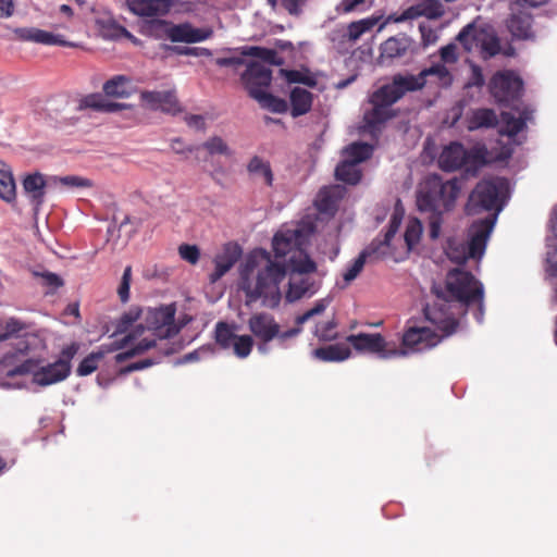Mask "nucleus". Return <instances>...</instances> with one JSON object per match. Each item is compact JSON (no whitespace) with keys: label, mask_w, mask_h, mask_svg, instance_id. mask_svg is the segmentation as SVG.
Returning <instances> with one entry per match:
<instances>
[{"label":"nucleus","mask_w":557,"mask_h":557,"mask_svg":"<svg viewBox=\"0 0 557 557\" xmlns=\"http://www.w3.org/2000/svg\"><path fill=\"white\" fill-rule=\"evenodd\" d=\"M0 198L12 202L16 198V185L12 171L8 164L0 161Z\"/></svg>","instance_id":"obj_32"},{"label":"nucleus","mask_w":557,"mask_h":557,"mask_svg":"<svg viewBox=\"0 0 557 557\" xmlns=\"http://www.w3.org/2000/svg\"><path fill=\"white\" fill-rule=\"evenodd\" d=\"M141 101L151 110H160L164 113L175 115L181 112L178 100L172 91H143Z\"/></svg>","instance_id":"obj_18"},{"label":"nucleus","mask_w":557,"mask_h":557,"mask_svg":"<svg viewBox=\"0 0 557 557\" xmlns=\"http://www.w3.org/2000/svg\"><path fill=\"white\" fill-rule=\"evenodd\" d=\"M443 339L435 331L426 326L407 325L401 337V350L406 355L420 352L437 346Z\"/></svg>","instance_id":"obj_13"},{"label":"nucleus","mask_w":557,"mask_h":557,"mask_svg":"<svg viewBox=\"0 0 557 557\" xmlns=\"http://www.w3.org/2000/svg\"><path fill=\"white\" fill-rule=\"evenodd\" d=\"M153 364L151 359H144L137 362L129 363L126 367H123L119 370L120 375H125L134 371L144 370Z\"/></svg>","instance_id":"obj_59"},{"label":"nucleus","mask_w":557,"mask_h":557,"mask_svg":"<svg viewBox=\"0 0 557 557\" xmlns=\"http://www.w3.org/2000/svg\"><path fill=\"white\" fill-rule=\"evenodd\" d=\"M248 329L261 342L259 349L263 350V345L270 343L278 335L280 324L272 314L258 312L249 318Z\"/></svg>","instance_id":"obj_17"},{"label":"nucleus","mask_w":557,"mask_h":557,"mask_svg":"<svg viewBox=\"0 0 557 557\" xmlns=\"http://www.w3.org/2000/svg\"><path fill=\"white\" fill-rule=\"evenodd\" d=\"M313 232V225L307 223L282 230L274 235L272 246L275 256L287 257L286 264L272 261L265 250L247 258L242 271V289L245 292L247 305L261 300L263 307L276 308L282 298L280 283L287 273L289 283L286 300L294 302L305 296L311 283L302 275L317 270V264L306 251Z\"/></svg>","instance_id":"obj_1"},{"label":"nucleus","mask_w":557,"mask_h":557,"mask_svg":"<svg viewBox=\"0 0 557 557\" xmlns=\"http://www.w3.org/2000/svg\"><path fill=\"white\" fill-rule=\"evenodd\" d=\"M281 73L285 76V78L288 83H302V84H309V85L312 84V82H309V79L299 71L281 70Z\"/></svg>","instance_id":"obj_60"},{"label":"nucleus","mask_w":557,"mask_h":557,"mask_svg":"<svg viewBox=\"0 0 557 557\" xmlns=\"http://www.w3.org/2000/svg\"><path fill=\"white\" fill-rule=\"evenodd\" d=\"M343 188L338 185L325 186L320 189L315 199V207L320 212L329 213L336 209L342 197Z\"/></svg>","instance_id":"obj_27"},{"label":"nucleus","mask_w":557,"mask_h":557,"mask_svg":"<svg viewBox=\"0 0 557 557\" xmlns=\"http://www.w3.org/2000/svg\"><path fill=\"white\" fill-rule=\"evenodd\" d=\"M78 346L75 343H72L71 345L64 347L61 350L60 358L57 360L58 362H62L63 366L66 368V371L71 373V361L74 358V356L77 354Z\"/></svg>","instance_id":"obj_55"},{"label":"nucleus","mask_w":557,"mask_h":557,"mask_svg":"<svg viewBox=\"0 0 557 557\" xmlns=\"http://www.w3.org/2000/svg\"><path fill=\"white\" fill-rule=\"evenodd\" d=\"M137 333H138V331L124 336L120 342L114 343L112 345V347L108 350L100 349L98 351H92L91 354H89L78 364V367L76 369L77 375L86 376V375L91 374L94 371L97 370L98 364L103 359L106 352L121 349V348L127 346L131 342H133L137 337V335H138Z\"/></svg>","instance_id":"obj_20"},{"label":"nucleus","mask_w":557,"mask_h":557,"mask_svg":"<svg viewBox=\"0 0 557 557\" xmlns=\"http://www.w3.org/2000/svg\"><path fill=\"white\" fill-rule=\"evenodd\" d=\"M242 54L260 59L263 62L269 63L271 65L284 64V59L280 57L274 49L252 46L244 48Z\"/></svg>","instance_id":"obj_34"},{"label":"nucleus","mask_w":557,"mask_h":557,"mask_svg":"<svg viewBox=\"0 0 557 557\" xmlns=\"http://www.w3.org/2000/svg\"><path fill=\"white\" fill-rule=\"evenodd\" d=\"M460 190L461 181L457 177L444 182L437 174L429 175L417 195L418 209L421 212L451 211Z\"/></svg>","instance_id":"obj_3"},{"label":"nucleus","mask_w":557,"mask_h":557,"mask_svg":"<svg viewBox=\"0 0 557 557\" xmlns=\"http://www.w3.org/2000/svg\"><path fill=\"white\" fill-rule=\"evenodd\" d=\"M247 172L252 180H260L268 187L273 185L274 174L271 164L259 156H253L249 160L247 164Z\"/></svg>","instance_id":"obj_26"},{"label":"nucleus","mask_w":557,"mask_h":557,"mask_svg":"<svg viewBox=\"0 0 557 557\" xmlns=\"http://www.w3.org/2000/svg\"><path fill=\"white\" fill-rule=\"evenodd\" d=\"M382 253L379 252V247H376L375 243H371L366 249H363L359 256L349 264L346 271L343 273V278L346 284L352 282L357 276L361 273L364 268L366 261L370 257H381Z\"/></svg>","instance_id":"obj_25"},{"label":"nucleus","mask_w":557,"mask_h":557,"mask_svg":"<svg viewBox=\"0 0 557 557\" xmlns=\"http://www.w3.org/2000/svg\"><path fill=\"white\" fill-rule=\"evenodd\" d=\"M336 180L349 185H357L361 177V170L354 162L342 161L335 169Z\"/></svg>","instance_id":"obj_35"},{"label":"nucleus","mask_w":557,"mask_h":557,"mask_svg":"<svg viewBox=\"0 0 557 557\" xmlns=\"http://www.w3.org/2000/svg\"><path fill=\"white\" fill-rule=\"evenodd\" d=\"M488 88L497 103L509 106L521 98L523 82L513 71H498L492 76Z\"/></svg>","instance_id":"obj_10"},{"label":"nucleus","mask_w":557,"mask_h":557,"mask_svg":"<svg viewBox=\"0 0 557 557\" xmlns=\"http://www.w3.org/2000/svg\"><path fill=\"white\" fill-rule=\"evenodd\" d=\"M131 281H132V267L127 265L124 269L119 288H117V295L120 297V300L125 304L129 299V287H131Z\"/></svg>","instance_id":"obj_50"},{"label":"nucleus","mask_w":557,"mask_h":557,"mask_svg":"<svg viewBox=\"0 0 557 557\" xmlns=\"http://www.w3.org/2000/svg\"><path fill=\"white\" fill-rule=\"evenodd\" d=\"M24 327H25L24 324L20 320L14 319V318L9 319L5 322L4 331L2 333H0V342H4V341L9 339L10 337L16 335L22 330H24Z\"/></svg>","instance_id":"obj_53"},{"label":"nucleus","mask_w":557,"mask_h":557,"mask_svg":"<svg viewBox=\"0 0 557 557\" xmlns=\"http://www.w3.org/2000/svg\"><path fill=\"white\" fill-rule=\"evenodd\" d=\"M350 348L345 344H334L319 347L312 351L315 359L324 362L344 361L350 357Z\"/></svg>","instance_id":"obj_28"},{"label":"nucleus","mask_w":557,"mask_h":557,"mask_svg":"<svg viewBox=\"0 0 557 557\" xmlns=\"http://www.w3.org/2000/svg\"><path fill=\"white\" fill-rule=\"evenodd\" d=\"M53 184H61L65 188H90L94 186L92 181L78 175L50 176Z\"/></svg>","instance_id":"obj_40"},{"label":"nucleus","mask_w":557,"mask_h":557,"mask_svg":"<svg viewBox=\"0 0 557 557\" xmlns=\"http://www.w3.org/2000/svg\"><path fill=\"white\" fill-rule=\"evenodd\" d=\"M307 0H282V7L290 14V15H299L301 12V7L306 3Z\"/></svg>","instance_id":"obj_61"},{"label":"nucleus","mask_w":557,"mask_h":557,"mask_svg":"<svg viewBox=\"0 0 557 557\" xmlns=\"http://www.w3.org/2000/svg\"><path fill=\"white\" fill-rule=\"evenodd\" d=\"M336 327H337V323L333 319V320L317 324L314 334L320 341L331 342L338 337Z\"/></svg>","instance_id":"obj_43"},{"label":"nucleus","mask_w":557,"mask_h":557,"mask_svg":"<svg viewBox=\"0 0 557 557\" xmlns=\"http://www.w3.org/2000/svg\"><path fill=\"white\" fill-rule=\"evenodd\" d=\"M487 149L484 146L467 150L460 143H450L440 157L438 166L445 172H453L466 166L467 172L473 174L487 163Z\"/></svg>","instance_id":"obj_6"},{"label":"nucleus","mask_w":557,"mask_h":557,"mask_svg":"<svg viewBox=\"0 0 557 557\" xmlns=\"http://www.w3.org/2000/svg\"><path fill=\"white\" fill-rule=\"evenodd\" d=\"M140 310H129L128 312H125L121 315L116 323V333H124L126 332L129 326L139 318Z\"/></svg>","instance_id":"obj_52"},{"label":"nucleus","mask_w":557,"mask_h":557,"mask_svg":"<svg viewBox=\"0 0 557 557\" xmlns=\"http://www.w3.org/2000/svg\"><path fill=\"white\" fill-rule=\"evenodd\" d=\"M373 152V148L371 145L367 143H352L347 146L343 153L346 157L344 162H354V164H359L371 158Z\"/></svg>","instance_id":"obj_33"},{"label":"nucleus","mask_w":557,"mask_h":557,"mask_svg":"<svg viewBox=\"0 0 557 557\" xmlns=\"http://www.w3.org/2000/svg\"><path fill=\"white\" fill-rule=\"evenodd\" d=\"M373 24L374 23L369 20H361L350 23L348 26L349 37L351 39H358L363 33L370 30Z\"/></svg>","instance_id":"obj_54"},{"label":"nucleus","mask_w":557,"mask_h":557,"mask_svg":"<svg viewBox=\"0 0 557 557\" xmlns=\"http://www.w3.org/2000/svg\"><path fill=\"white\" fill-rule=\"evenodd\" d=\"M498 124V117L493 109L479 108L472 110L467 117V128L475 131L479 128H492Z\"/></svg>","instance_id":"obj_24"},{"label":"nucleus","mask_w":557,"mask_h":557,"mask_svg":"<svg viewBox=\"0 0 557 557\" xmlns=\"http://www.w3.org/2000/svg\"><path fill=\"white\" fill-rule=\"evenodd\" d=\"M156 346V339H148L144 338L137 345H135L133 348L120 352L115 355L114 359L116 363H122L126 361L127 359H131L137 355L144 354L145 351L149 350L150 348Z\"/></svg>","instance_id":"obj_42"},{"label":"nucleus","mask_w":557,"mask_h":557,"mask_svg":"<svg viewBox=\"0 0 557 557\" xmlns=\"http://www.w3.org/2000/svg\"><path fill=\"white\" fill-rule=\"evenodd\" d=\"M131 78L125 75H115L103 84L106 96L113 98H127L131 96Z\"/></svg>","instance_id":"obj_31"},{"label":"nucleus","mask_w":557,"mask_h":557,"mask_svg":"<svg viewBox=\"0 0 557 557\" xmlns=\"http://www.w3.org/2000/svg\"><path fill=\"white\" fill-rule=\"evenodd\" d=\"M325 310V305L322 300L318 301L313 308L307 310L302 314L298 315L295 320L296 324L302 325L305 322H307L310 318H312L315 314H320Z\"/></svg>","instance_id":"obj_57"},{"label":"nucleus","mask_w":557,"mask_h":557,"mask_svg":"<svg viewBox=\"0 0 557 557\" xmlns=\"http://www.w3.org/2000/svg\"><path fill=\"white\" fill-rule=\"evenodd\" d=\"M290 113L294 117L304 115L311 110L313 96L312 94L301 87H295L290 91Z\"/></svg>","instance_id":"obj_29"},{"label":"nucleus","mask_w":557,"mask_h":557,"mask_svg":"<svg viewBox=\"0 0 557 557\" xmlns=\"http://www.w3.org/2000/svg\"><path fill=\"white\" fill-rule=\"evenodd\" d=\"M419 30L421 33L422 41L425 46L435 41L436 36L431 27L424 24H420Z\"/></svg>","instance_id":"obj_63"},{"label":"nucleus","mask_w":557,"mask_h":557,"mask_svg":"<svg viewBox=\"0 0 557 557\" xmlns=\"http://www.w3.org/2000/svg\"><path fill=\"white\" fill-rule=\"evenodd\" d=\"M347 342L358 351L376 354L382 359L406 356V351L389 344L380 333H359L347 336Z\"/></svg>","instance_id":"obj_12"},{"label":"nucleus","mask_w":557,"mask_h":557,"mask_svg":"<svg viewBox=\"0 0 557 557\" xmlns=\"http://www.w3.org/2000/svg\"><path fill=\"white\" fill-rule=\"evenodd\" d=\"M240 255L242 249L239 246L231 243L226 244L223 252L214 258V271L209 275L210 282L215 283L225 275L237 262Z\"/></svg>","instance_id":"obj_22"},{"label":"nucleus","mask_w":557,"mask_h":557,"mask_svg":"<svg viewBox=\"0 0 557 557\" xmlns=\"http://www.w3.org/2000/svg\"><path fill=\"white\" fill-rule=\"evenodd\" d=\"M180 257L189 262L190 264H196L200 257V250L196 245L182 244L178 247Z\"/></svg>","instance_id":"obj_51"},{"label":"nucleus","mask_w":557,"mask_h":557,"mask_svg":"<svg viewBox=\"0 0 557 557\" xmlns=\"http://www.w3.org/2000/svg\"><path fill=\"white\" fill-rule=\"evenodd\" d=\"M382 49L383 53L388 58L401 57L406 51L405 45L394 37L385 40L382 45Z\"/></svg>","instance_id":"obj_48"},{"label":"nucleus","mask_w":557,"mask_h":557,"mask_svg":"<svg viewBox=\"0 0 557 557\" xmlns=\"http://www.w3.org/2000/svg\"><path fill=\"white\" fill-rule=\"evenodd\" d=\"M502 120L504 122V128L500 131V134L509 137L518 135L525 126L523 119L516 117L509 112H503Z\"/></svg>","instance_id":"obj_41"},{"label":"nucleus","mask_w":557,"mask_h":557,"mask_svg":"<svg viewBox=\"0 0 557 557\" xmlns=\"http://www.w3.org/2000/svg\"><path fill=\"white\" fill-rule=\"evenodd\" d=\"M81 108H89L99 112H117L128 108L125 103L107 100L102 95L91 94L81 101Z\"/></svg>","instance_id":"obj_30"},{"label":"nucleus","mask_w":557,"mask_h":557,"mask_svg":"<svg viewBox=\"0 0 557 557\" xmlns=\"http://www.w3.org/2000/svg\"><path fill=\"white\" fill-rule=\"evenodd\" d=\"M34 42L49 45V46H67V42L61 35H54L47 30L38 29L35 33Z\"/></svg>","instance_id":"obj_47"},{"label":"nucleus","mask_w":557,"mask_h":557,"mask_svg":"<svg viewBox=\"0 0 557 557\" xmlns=\"http://www.w3.org/2000/svg\"><path fill=\"white\" fill-rule=\"evenodd\" d=\"M173 5V0H126L127 9L140 17L166 15Z\"/></svg>","instance_id":"obj_19"},{"label":"nucleus","mask_w":557,"mask_h":557,"mask_svg":"<svg viewBox=\"0 0 557 557\" xmlns=\"http://www.w3.org/2000/svg\"><path fill=\"white\" fill-rule=\"evenodd\" d=\"M212 35L211 29L196 28L189 23L173 25L168 30V37L172 42H200Z\"/></svg>","instance_id":"obj_21"},{"label":"nucleus","mask_w":557,"mask_h":557,"mask_svg":"<svg viewBox=\"0 0 557 557\" xmlns=\"http://www.w3.org/2000/svg\"><path fill=\"white\" fill-rule=\"evenodd\" d=\"M37 28L34 27H24V28H16L15 34L16 36L24 41H34L35 39V33Z\"/></svg>","instance_id":"obj_64"},{"label":"nucleus","mask_w":557,"mask_h":557,"mask_svg":"<svg viewBox=\"0 0 557 557\" xmlns=\"http://www.w3.org/2000/svg\"><path fill=\"white\" fill-rule=\"evenodd\" d=\"M495 222L496 214L474 221L469 228L467 243L449 242L446 249L449 260L457 264H463L470 258L480 260L485 252Z\"/></svg>","instance_id":"obj_4"},{"label":"nucleus","mask_w":557,"mask_h":557,"mask_svg":"<svg viewBox=\"0 0 557 557\" xmlns=\"http://www.w3.org/2000/svg\"><path fill=\"white\" fill-rule=\"evenodd\" d=\"M253 347V339L250 335H237L231 348L238 358H246Z\"/></svg>","instance_id":"obj_44"},{"label":"nucleus","mask_w":557,"mask_h":557,"mask_svg":"<svg viewBox=\"0 0 557 557\" xmlns=\"http://www.w3.org/2000/svg\"><path fill=\"white\" fill-rule=\"evenodd\" d=\"M420 16H426L429 18H432V17H436L437 13L435 12L434 8L430 4L418 3L414 5H411V7L407 8L405 11H403L398 21L414 20Z\"/></svg>","instance_id":"obj_38"},{"label":"nucleus","mask_w":557,"mask_h":557,"mask_svg":"<svg viewBox=\"0 0 557 557\" xmlns=\"http://www.w3.org/2000/svg\"><path fill=\"white\" fill-rule=\"evenodd\" d=\"M50 177L46 180L40 172H34L25 175L22 181L23 193L28 199L35 213H38L46 198L47 187L52 185Z\"/></svg>","instance_id":"obj_16"},{"label":"nucleus","mask_w":557,"mask_h":557,"mask_svg":"<svg viewBox=\"0 0 557 557\" xmlns=\"http://www.w3.org/2000/svg\"><path fill=\"white\" fill-rule=\"evenodd\" d=\"M429 76H433L441 87H449L453 83L451 73L442 63L424 69L418 75L396 74L391 83L384 84L370 96L372 109L364 113L367 125L374 127L393 119L395 112L391 107L406 92L422 89Z\"/></svg>","instance_id":"obj_2"},{"label":"nucleus","mask_w":557,"mask_h":557,"mask_svg":"<svg viewBox=\"0 0 557 557\" xmlns=\"http://www.w3.org/2000/svg\"><path fill=\"white\" fill-rule=\"evenodd\" d=\"M7 376L33 374V383L39 386H49L64 381L70 373L62 362L54 361L46 366H40L39 360L26 359L22 363L8 369Z\"/></svg>","instance_id":"obj_9"},{"label":"nucleus","mask_w":557,"mask_h":557,"mask_svg":"<svg viewBox=\"0 0 557 557\" xmlns=\"http://www.w3.org/2000/svg\"><path fill=\"white\" fill-rule=\"evenodd\" d=\"M401 223V218L398 216L396 213L392 216L391 221H389V224H388V230L386 231V233L384 234V237L383 238H375L373 239L371 243H375L376 244V247H379V252L382 253L383 256L386 253V249L388 248L389 246V243L392 240V238L395 236V234L397 233L398 228H399V225Z\"/></svg>","instance_id":"obj_39"},{"label":"nucleus","mask_w":557,"mask_h":557,"mask_svg":"<svg viewBox=\"0 0 557 557\" xmlns=\"http://www.w3.org/2000/svg\"><path fill=\"white\" fill-rule=\"evenodd\" d=\"M256 100L262 108L274 113H285L288 109L287 102L284 99H281L267 90L264 92H258L256 95Z\"/></svg>","instance_id":"obj_37"},{"label":"nucleus","mask_w":557,"mask_h":557,"mask_svg":"<svg viewBox=\"0 0 557 557\" xmlns=\"http://www.w3.org/2000/svg\"><path fill=\"white\" fill-rule=\"evenodd\" d=\"M507 181L504 178H492L480 181L469 195L466 212L478 214L482 211H500L499 196L507 189Z\"/></svg>","instance_id":"obj_8"},{"label":"nucleus","mask_w":557,"mask_h":557,"mask_svg":"<svg viewBox=\"0 0 557 557\" xmlns=\"http://www.w3.org/2000/svg\"><path fill=\"white\" fill-rule=\"evenodd\" d=\"M507 27L515 38L524 40L534 38L533 16L528 12H513L508 20Z\"/></svg>","instance_id":"obj_23"},{"label":"nucleus","mask_w":557,"mask_h":557,"mask_svg":"<svg viewBox=\"0 0 557 557\" xmlns=\"http://www.w3.org/2000/svg\"><path fill=\"white\" fill-rule=\"evenodd\" d=\"M436 299L428 304L423 311L425 319L443 332V337L454 334L459 325L455 313L451 311V304L437 290Z\"/></svg>","instance_id":"obj_11"},{"label":"nucleus","mask_w":557,"mask_h":557,"mask_svg":"<svg viewBox=\"0 0 557 557\" xmlns=\"http://www.w3.org/2000/svg\"><path fill=\"white\" fill-rule=\"evenodd\" d=\"M242 81L251 98L264 92L272 82V71L259 62H250L242 75Z\"/></svg>","instance_id":"obj_15"},{"label":"nucleus","mask_w":557,"mask_h":557,"mask_svg":"<svg viewBox=\"0 0 557 557\" xmlns=\"http://www.w3.org/2000/svg\"><path fill=\"white\" fill-rule=\"evenodd\" d=\"M235 327L227 322L219 321L214 329L215 343L222 349H230L236 339Z\"/></svg>","instance_id":"obj_36"},{"label":"nucleus","mask_w":557,"mask_h":557,"mask_svg":"<svg viewBox=\"0 0 557 557\" xmlns=\"http://www.w3.org/2000/svg\"><path fill=\"white\" fill-rule=\"evenodd\" d=\"M422 234V225L418 220L411 221L405 232V242L408 249H412L420 240Z\"/></svg>","instance_id":"obj_46"},{"label":"nucleus","mask_w":557,"mask_h":557,"mask_svg":"<svg viewBox=\"0 0 557 557\" xmlns=\"http://www.w3.org/2000/svg\"><path fill=\"white\" fill-rule=\"evenodd\" d=\"M431 215L429 218V227H430V237L432 239H436L440 236L442 223H443V213L444 212H430Z\"/></svg>","instance_id":"obj_56"},{"label":"nucleus","mask_w":557,"mask_h":557,"mask_svg":"<svg viewBox=\"0 0 557 557\" xmlns=\"http://www.w3.org/2000/svg\"><path fill=\"white\" fill-rule=\"evenodd\" d=\"M33 275L35 277H40L41 284L44 286L51 288V290H55L59 287L63 286V284H64L63 280L58 274L49 272V271H45V272L34 271Z\"/></svg>","instance_id":"obj_49"},{"label":"nucleus","mask_w":557,"mask_h":557,"mask_svg":"<svg viewBox=\"0 0 557 557\" xmlns=\"http://www.w3.org/2000/svg\"><path fill=\"white\" fill-rule=\"evenodd\" d=\"M173 305L154 309L147 319L148 329L160 339L173 337L177 332Z\"/></svg>","instance_id":"obj_14"},{"label":"nucleus","mask_w":557,"mask_h":557,"mask_svg":"<svg viewBox=\"0 0 557 557\" xmlns=\"http://www.w3.org/2000/svg\"><path fill=\"white\" fill-rule=\"evenodd\" d=\"M457 40L468 52L478 51L480 57L488 60L500 52V40L490 25L468 24L457 36Z\"/></svg>","instance_id":"obj_7"},{"label":"nucleus","mask_w":557,"mask_h":557,"mask_svg":"<svg viewBox=\"0 0 557 557\" xmlns=\"http://www.w3.org/2000/svg\"><path fill=\"white\" fill-rule=\"evenodd\" d=\"M440 55L445 63H455L458 60L457 47L454 44L446 45L440 49Z\"/></svg>","instance_id":"obj_58"},{"label":"nucleus","mask_w":557,"mask_h":557,"mask_svg":"<svg viewBox=\"0 0 557 557\" xmlns=\"http://www.w3.org/2000/svg\"><path fill=\"white\" fill-rule=\"evenodd\" d=\"M202 147L208 151L209 154H223L231 156L232 151L227 144L220 136H213L202 144Z\"/></svg>","instance_id":"obj_45"},{"label":"nucleus","mask_w":557,"mask_h":557,"mask_svg":"<svg viewBox=\"0 0 557 557\" xmlns=\"http://www.w3.org/2000/svg\"><path fill=\"white\" fill-rule=\"evenodd\" d=\"M185 122L189 127L195 128L197 131H205L206 128L205 117L199 114L186 115Z\"/></svg>","instance_id":"obj_62"},{"label":"nucleus","mask_w":557,"mask_h":557,"mask_svg":"<svg viewBox=\"0 0 557 557\" xmlns=\"http://www.w3.org/2000/svg\"><path fill=\"white\" fill-rule=\"evenodd\" d=\"M446 288L449 295L460 304L469 307L478 306L476 319L483 318V285L471 272L460 269L450 270L446 277Z\"/></svg>","instance_id":"obj_5"}]
</instances>
